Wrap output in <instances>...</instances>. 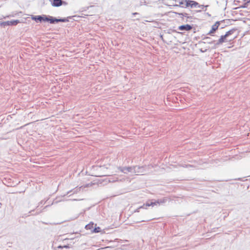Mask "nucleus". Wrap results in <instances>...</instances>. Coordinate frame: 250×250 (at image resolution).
<instances>
[{"instance_id":"f257e3e1","label":"nucleus","mask_w":250,"mask_h":250,"mask_svg":"<svg viewBox=\"0 0 250 250\" xmlns=\"http://www.w3.org/2000/svg\"><path fill=\"white\" fill-rule=\"evenodd\" d=\"M235 29H232L229 31L226 32L225 35L221 36L218 41L215 43V47H217L219 45L223 43L224 42H228L231 41L232 40L235 38V36L230 37L235 31Z\"/></svg>"},{"instance_id":"f03ea898","label":"nucleus","mask_w":250,"mask_h":250,"mask_svg":"<svg viewBox=\"0 0 250 250\" xmlns=\"http://www.w3.org/2000/svg\"><path fill=\"white\" fill-rule=\"evenodd\" d=\"M44 21H49L50 23L53 24L55 22H67L68 21V20L65 18L57 19L56 18H54L51 16H49L48 17H47L46 15H45Z\"/></svg>"},{"instance_id":"7ed1b4c3","label":"nucleus","mask_w":250,"mask_h":250,"mask_svg":"<svg viewBox=\"0 0 250 250\" xmlns=\"http://www.w3.org/2000/svg\"><path fill=\"white\" fill-rule=\"evenodd\" d=\"M118 169L122 172L127 174L128 173H132L134 172L133 166L132 167H119Z\"/></svg>"},{"instance_id":"20e7f679","label":"nucleus","mask_w":250,"mask_h":250,"mask_svg":"<svg viewBox=\"0 0 250 250\" xmlns=\"http://www.w3.org/2000/svg\"><path fill=\"white\" fill-rule=\"evenodd\" d=\"M66 4V2L62 0H53L51 1V5L54 7H59L62 4Z\"/></svg>"},{"instance_id":"39448f33","label":"nucleus","mask_w":250,"mask_h":250,"mask_svg":"<svg viewBox=\"0 0 250 250\" xmlns=\"http://www.w3.org/2000/svg\"><path fill=\"white\" fill-rule=\"evenodd\" d=\"M133 168L134 169V172H133V173H134L136 175H139V174L144 172V168L143 167L136 166H133Z\"/></svg>"},{"instance_id":"423d86ee","label":"nucleus","mask_w":250,"mask_h":250,"mask_svg":"<svg viewBox=\"0 0 250 250\" xmlns=\"http://www.w3.org/2000/svg\"><path fill=\"white\" fill-rule=\"evenodd\" d=\"M176 2L177 3L175 4L174 6H181L182 7H186L188 0H176Z\"/></svg>"},{"instance_id":"0eeeda50","label":"nucleus","mask_w":250,"mask_h":250,"mask_svg":"<svg viewBox=\"0 0 250 250\" xmlns=\"http://www.w3.org/2000/svg\"><path fill=\"white\" fill-rule=\"evenodd\" d=\"M45 15L42 16H33L31 18L33 20L36 21H39L40 22L44 21Z\"/></svg>"},{"instance_id":"6e6552de","label":"nucleus","mask_w":250,"mask_h":250,"mask_svg":"<svg viewBox=\"0 0 250 250\" xmlns=\"http://www.w3.org/2000/svg\"><path fill=\"white\" fill-rule=\"evenodd\" d=\"M192 28V27L189 25V24H186V25H182L179 27L178 29L180 30L183 31H189L191 30Z\"/></svg>"},{"instance_id":"1a4fd4ad","label":"nucleus","mask_w":250,"mask_h":250,"mask_svg":"<svg viewBox=\"0 0 250 250\" xmlns=\"http://www.w3.org/2000/svg\"><path fill=\"white\" fill-rule=\"evenodd\" d=\"M219 25L220 22L219 21L216 22V23L212 26L211 29L209 32L208 34L211 35L212 33H213L218 29Z\"/></svg>"},{"instance_id":"9d476101","label":"nucleus","mask_w":250,"mask_h":250,"mask_svg":"<svg viewBox=\"0 0 250 250\" xmlns=\"http://www.w3.org/2000/svg\"><path fill=\"white\" fill-rule=\"evenodd\" d=\"M199 5V3L195 1L188 0L186 7L190 6L191 8L195 7Z\"/></svg>"},{"instance_id":"9b49d317","label":"nucleus","mask_w":250,"mask_h":250,"mask_svg":"<svg viewBox=\"0 0 250 250\" xmlns=\"http://www.w3.org/2000/svg\"><path fill=\"white\" fill-rule=\"evenodd\" d=\"M168 200V199L166 197H165L163 199H158L156 200V203L157 205H161L166 203Z\"/></svg>"},{"instance_id":"f8f14e48","label":"nucleus","mask_w":250,"mask_h":250,"mask_svg":"<svg viewBox=\"0 0 250 250\" xmlns=\"http://www.w3.org/2000/svg\"><path fill=\"white\" fill-rule=\"evenodd\" d=\"M175 13L176 14L179 15V16H182L183 17H186L188 19H191L192 18L191 16H188V14H187L186 13H179L175 12Z\"/></svg>"},{"instance_id":"ddd939ff","label":"nucleus","mask_w":250,"mask_h":250,"mask_svg":"<svg viewBox=\"0 0 250 250\" xmlns=\"http://www.w3.org/2000/svg\"><path fill=\"white\" fill-rule=\"evenodd\" d=\"M93 226H94V223L91 222L89 224H88L85 226V229H91L93 228Z\"/></svg>"},{"instance_id":"4468645a","label":"nucleus","mask_w":250,"mask_h":250,"mask_svg":"<svg viewBox=\"0 0 250 250\" xmlns=\"http://www.w3.org/2000/svg\"><path fill=\"white\" fill-rule=\"evenodd\" d=\"M150 206L149 201H147L146 204H144L142 206L140 207V208H146V207Z\"/></svg>"},{"instance_id":"2eb2a0df","label":"nucleus","mask_w":250,"mask_h":250,"mask_svg":"<svg viewBox=\"0 0 250 250\" xmlns=\"http://www.w3.org/2000/svg\"><path fill=\"white\" fill-rule=\"evenodd\" d=\"M20 21L18 20H13L10 21V25H16Z\"/></svg>"},{"instance_id":"dca6fc26","label":"nucleus","mask_w":250,"mask_h":250,"mask_svg":"<svg viewBox=\"0 0 250 250\" xmlns=\"http://www.w3.org/2000/svg\"><path fill=\"white\" fill-rule=\"evenodd\" d=\"M1 25L5 27V26L10 25V21H3L1 23Z\"/></svg>"},{"instance_id":"f3484780","label":"nucleus","mask_w":250,"mask_h":250,"mask_svg":"<svg viewBox=\"0 0 250 250\" xmlns=\"http://www.w3.org/2000/svg\"><path fill=\"white\" fill-rule=\"evenodd\" d=\"M149 202H150V206H154L155 205H157V204L156 203V200L154 201H153L152 200H151V201H149Z\"/></svg>"},{"instance_id":"a211bd4d","label":"nucleus","mask_w":250,"mask_h":250,"mask_svg":"<svg viewBox=\"0 0 250 250\" xmlns=\"http://www.w3.org/2000/svg\"><path fill=\"white\" fill-rule=\"evenodd\" d=\"M100 231H101V228L100 227H97V228H94L93 231L94 232H99Z\"/></svg>"},{"instance_id":"6ab92c4d","label":"nucleus","mask_w":250,"mask_h":250,"mask_svg":"<svg viewBox=\"0 0 250 250\" xmlns=\"http://www.w3.org/2000/svg\"><path fill=\"white\" fill-rule=\"evenodd\" d=\"M117 181V180H114L113 178H109L108 182H113Z\"/></svg>"},{"instance_id":"aec40b11","label":"nucleus","mask_w":250,"mask_h":250,"mask_svg":"<svg viewBox=\"0 0 250 250\" xmlns=\"http://www.w3.org/2000/svg\"><path fill=\"white\" fill-rule=\"evenodd\" d=\"M198 7L200 8H202L203 10L204 9V7H207L208 6V5L204 6L202 5H198Z\"/></svg>"},{"instance_id":"412c9836","label":"nucleus","mask_w":250,"mask_h":250,"mask_svg":"<svg viewBox=\"0 0 250 250\" xmlns=\"http://www.w3.org/2000/svg\"><path fill=\"white\" fill-rule=\"evenodd\" d=\"M78 189H77L75 190L74 191V192H73V193H77V192H78Z\"/></svg>"},{"instance_id":"4be33fe9","label":"nucleus","mask_w":250,"mask_h":250,"mask_svg":"<svg viewBox=\"0 0 250 250\" xmlns=\"http://www.w3.org/2000/svg\"><path fill=\"white\" fill-rule=\"evenodd\" d=\"M71 191H72V190H70V191H68V192H67L66 194L64 195V196H65V195L68 194H69V193H70Z\"/></svg>"},{"instance_id":"5701e85b","label":"nucleus","mask_w":250,"mask_h":250,"mask_svg":"<svg viewBox=\"0 0 250 250\" xmlns=\"http://www.w3.org/2000/svg\"><path fill=\"white\" fill-rule=\"evenodd\" d=\"M63 248H68L69 246L67 245H65V246H63Z\"/></svg>"},{"instance_id":"b1692460","label":"nucleus","mask_w":250,"mask_h":250,"mask_svg":"<svg viewBox=\"0 0 250 250\" xmlns=\"http://www.w3.org/2000/svg\"><path fill=\"white\" fill-rule=\"evenodd\" d=\"M58 248L59 249H62V248H63V246H59L58 247Z\"/></svg>"},{"instance_id":"393cba45","label":"nucleus","mask_w":250,"mask_h":250,"mask_svg":"<svg viewBox=\"0 0 250 250\" xmlns=\"http://www.w3.org/2000/svg\"><path fill=\"white\" fill-rule=\"evenodd\" d=\"M208 39H209V38L207 37V38H205L204 39V40H208Z\"/></svg>"},{"instance_id":"a878e982","label":"nucleus","mask_w":250,"mask_h":250,"mask_svg":"<svg viewBox=\"0 0 250 250\" xmlns=\"http://www.w3.org/2000/svg\"><path fill=\"white\" fill-rule=\"evenodd\" d=\"M140 208H138V209H136V210L135 211V212H139V209H140Z\"/></svg>"},{"instance_id":"bb28decb","label":"nucleus","mask_w":250,"mask_h":250,"mask_svg":"<svg viewBox=\"0 0 250 250\" xmlns=\"http://www.w3.org/2000/svg\"><path fill=\"white\" fill-rule=\"evenodd\" d=\"M180 16V18H182V19H184V17H183L182 16Z\"/></svg>"},{"instance_id":"cd10ccee","label":"nucleus","mask_w":250,"mask_h":250,"mask_svg":"<svg viewBox=\"0 0 250 250\" xmlns=\"http://www.w3.org/2000/svg\"><path fill=\"white\" fill-rule=\"evenodd\" d=\"M207 42H208V43H212V42H209V41H207Z\"/></svg>"},{"instance_id":"c85d7f7f","label":"nucleus","mask_w":250,"mask_h":250,"mask_svg":"<svg viewBox=\"0 0 250 250\" xmlns=\"http://www.w3.org/2000/svg\"><path fill=\"white\" fill-rule=\"evenodd\" d=\"M133 14H134V15L138 14V13H133Z\"/></svg>"}]
</instances>
